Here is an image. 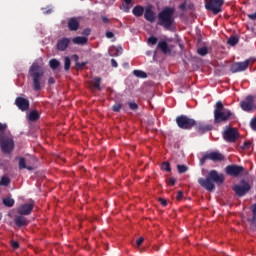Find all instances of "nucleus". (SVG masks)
I'll return each mask as SVG.
<instances>
[{"label": "nucleus", "mask_w": 256, "mask_h": 256, "mask_svg": "<svg viewBox=\"0 0 256 256\" xmlns=\"http://www.w3.org/2000/svg\"><path fill=\"white\" fill-rule=\"evenodd\" d=\"M199 185L206 189V191H213L216 185H223L225 183V175L223 173L217 172V170H211L206 178H199L198 179Z\"/></svg>", "instance_id": "1"}, {"label": "nucleus", "mask_w": 256, "mask_h": 256, "mask_svg": "<svg viewBox=\"0 0 256 256\" xmlns=\"http://www.w3.org/2000/svg\"><path fill=\"white\" fill-rule=\"evenodd\" d=\"M157 25L163 27L166 31H173V29H175V8L164 7L162 11L158 13Z\"/></svg>", "instance_id": "2"}, {"label": "nucleus", "mask_w": 256, "mask_h": 256, "mask_svg": "<svg viewBox=\"0 0 256 256\" xmlns=\"http://www.w3.org/2000/svg\"><path fill=\"white\" fill-rule=\"evenodd\" d=\"M229 119H235V114L223 106V102L217 101L214 109V123H225Z\"/></svg>", "instance_id": "3"}, {"label": "nucleus", "mask_w": 256, "mask_h": 256, "mask_svg": "<svg viewBox=\"0 0 256 256\" xmlns=\"http://www.w3.org/2000/svg\"><path fill=\"white\" fill-rule=\"evenodd\" d=\"M29 75L32 77L33 89L35 91H41V85H43V77L45 71L39 66L38 63L34 62L29 69Z\"/></svg>", "instance_id": "4"}, {"label": "nucleus", "mask_w": 256, "mask_h": 256, "mask_svg": "<svg viewBox=\"0 0 256 256\" xmlns=\"http://www.w3.org/2000/svg\"><path fill=\"white\" fill-rule=\"evenodd\" d=\"M176 123L180 129L190 130L197 125V121L193 118H189L187 115H180L176 117Z\"/></svg>", "instance_id": "5"}, {"label": "nucleus", "mask_w": 256, "mask_h": 256, "mask_svg": "<svg viewBox=\"0 0 256 256\" xmlns=\"http://www.w3.org/2000/svg\"><path fill=\"white\" fill-rule=\"evenodd\" d=\"M0 148L3 153L9 155L15 149V142L13 141V137L6 135L0 136Z\"/></svg>", "instance_id": "6"}, {"label": "nucleus", "mask_w": 256, "mask_h": 256, "mask_svg": "<svg viewBox=\"0 0 256 256\" xmlns=\"http://www.w3.org/2000/svg\"><path fill=\"white\" fill-rule=\"evenodd\" d=\"M223 3H225V0H206L205 1V8L207 11H211L213 15H219L221 13Z\"/></svg>", "instance_id": "7"}, {"label": "nucleus", "mask_w": 256, "mask_h": 256, "mask_svg": "<svg viewBox=\"0 0 256 256\" xmlns=\"http://www.w3.org/2000/svg\"><path fill=\"white\" fill-rule=\"evenodd\" d=\"M233 191L237 195V197H245L246 193L251 191V184L245 180H241L240 184H236L233 186Z\"/></svg>", "instance_id": "8"}, {"label": "nucleus", "mask_w": 256, "mask_h": 256, "mask_svg": "<svg viewBox=\"0 0 256 256\" xmlns=\"http://www.w3.org/2000/svg\"><path fill=\"white\" fill-rule=\"evenodd\" d=\"M240 107L242 111H245L246 113L255 111V98L251 95H248L244 100L240 102Z\"/></svg>", "instance_id": "9"}, {"label": "nucleus", "mask_w": 256, "mask_h": 256, "mask_svg": "<svg viewBox=\"0 0 256 256\" xmlns=\"http://www.w3.org/2000/svg\"><path fill=\"white\" fill-rule=\"evenodd\" d=\"M251 63L250 59H247L243 62H235L231 65V73H241V71H247L249 69V64Z\"/></svg>", "instance_id": "10"}, {"label": "nucleus", "mask_w": 256, "mask_h": 256, "mask_svg": "<svg viewBox=\"0 0 256 256\" xmlns=\"http://www.w3.org/2000/svg\"><path fill=\"white\" fill-rule=\"evenodd\" d=\"M224 141L227 143H235L239 139V133L235 128H228L223 133Z\"/></svg>", "instance_id": "11"}, {"label": "nucleus", "mask_w": 256, "mask_h": 256, "mask_svg": "<svg viewBox=\"0 0 256 256\" xmlns=\"http://www.w3.org/2000/svg\"><path fill=\"white\" fill-rule=\"evenodd\" d=\"M226 175H230L231 177H239L243 171H245V167L239 165H228L225 168Z\"/></svg>", "instance_id": "12"}, {"label": "nucleus", "mask_w": 256, "mask_h": 256, "mask_svg": "<svg viewBox=\"0 0 256 256\" xmlns=\"http://www.w3.org/2000/svg\"><path fill=\"white\" fill-rule=\"evenodd\" d=\"M156 17L155 11H153V5L146 6L144 11V19L148 21V23H155Z\"/></svg>", "instance_id": "13"}, {"label": "nucleus", "mask_w": 256, "mask_h": 256, "mask_svg": "<svg viewBox=\"0 0 256 256\" xmlns=\"http://www.w3.org/2000/svg\"><path fill=\"white\" fill-rule=\"evenodd\" d=\"M33 209H35V204L33 203L22 204L18 207L17 213L20 215H31Z\"/></svg>", "instance_id": "14"}, {"label": "nucleus", "mask_w": 256, "mask_h": 256, "mask_svg": "<svg viewBox=\"0 0 256 256\" xmlns=\"http://www.w3.org/2000/svg\"><path fill=\"white\" fill-rule=\"evenodd\" d=\"M15 105L20 111H29V99L23 97H17L15 99Z\"/></svg>", "instance_id": "15"}, {"label": "nucleus", "mask_w": 256, "mask_h": 256, "mask_svg": "<svg viewBox=\"0 0 256 256\" xmlns=\"http://www.w3.org/2000/svg\"><path fill=\"white\" fill-rule=\"evenodd\" d=\"M197 132L200 133V135H203V133H207L213 129V125L211 124H205L203 122H196V125H194Z\"/></svg>", "instance_id": "16"}, {"label": "nucleus", "mask_w": 256, "mask_h": 256, "mask_svg": "<svg viewBox=\"0 0 256 256\" xmlns=\"http://www.w3.org/2000/svg\"><path fill=\"white\" fill-rule=\"evenodd\" d=\"M157 49H159L164 55H171V47L165 40H160L157 44Z\"/></svg>", "instance_id": "17"}, {"label": "nucleus", "mask_w": 256, "mask_h": 256, "mask_svg": "<svg viewBox=\"0 0 256 256\" xmlns=\"http://www.w3.org/2000/svg\"><path fill=\"white\" fill-rule=\"evenodd\" d=\"M69 43H71V39L64 37L58 40L56 48L58 49V51H66L67 47H69Z\"/></svg>", "instance_id": "18"}, {"label": "nucleus", "mask_w": 256, "mask_h": 256, "mask_svg": "<svg viewBox=\"0 0 256 256\" xmlns=\"http://www.w3.org/2000/svg\"><path fill=\"white\" fill-rule=\"evenodd\" d=\"M16 161H18V169L20 171H23V169H27V171H33V166H28L25 158L16 157Z\"/></svg>", "instance_id": "19"}, {"label": "nucleus", "mask_w": 256, "mask_h": 256, "mask_svg": "<svg viewBox=\"0 0 256 256\" xmlns=\"http://www.w3.org/2000/svg\"><path fill=\"white\" fill-rule=\"evenodd\" d=\"M14 223L17 227H25L28 225L27 218L23 215L15 216Z\"/></svg>", "instance_id": "20"}, {"label": "nucleus", "mask_w": 256, "mask_h": 256, "mask_svg": "<svg viewBox=\"0 0 256 256\" xmlns=\"http://www.w3.org/2000/svg\"><path fill=\"white\" fill-rule=\"evenodd\" d=\"M208 158L210 161H224L225 156L220 152H210L208 153Z\"/></svg>", "instance_id": "21"}, {"label": "nucleus", "mask_w": 256, "mask_h": 256, "mask_svg": "<svg viewBox=\"0 0 256 256\" xmlns=\"http://www.w3.org/2000/svg\"><path fill=\"white\" fill-rule=\"evenodd\" d=\"M68 29L69 31H77L79 29V20L77 18H70L68 20Z\"/></svg>", "instance_id": "22"}, {"label": "nucleus", "mask_w": 256, "mask_h": 256, "mask_svg": "<svg viewBox=\"0 0 256 256\" xmlns=\"http://www.w3.org/2000/svg\"><path fill=\"white\" fill-rule=\"evenodd\" d=\"M122 53H123V48L121 46L119 47L112 46L109 49L110 57H119V55H121Z\"/></svg>", "instance_id": "23"}, {"label": "nucleus", "mask_w": 256, "mask_h": 256, "mask_svg": "<svg viewBox=\"0 0 256 256\" xmlns=\"http://www.w3.org/2000/svg\"><path fill=\"white\" fill-rule=\"evenodd\" d=\"M132 13L134 17H143V14H145V7L137 5L132 9Z\"/></svg>", "instance_id": "24"}, {"label": "nucleus", "mask_w": 256, "mask_h": 256, "mask_svg": "<svg viewBox=\"0 0 256 256\" xmlns=\"http://www.w3.org/2000/svg\"><path fill=\"white\" fill-rule=\"evenodd\" d=\"M89 39L85 36H77L72 39L74 45H87Z\"/></svg>", "instance_id": "25"}, {"label": "nucleus", "mask_w": 256, "mask_h": 256, "mask_svg": "<svg viewBox=\"0 0 256 256\" xmlns=\"http://www.w3.org/2000/svg\"><path fill=\"white\" fill-rule=\"evenodd\" d=\"M40 117L41 116L39 115V112H37L36 110L31 111L28 115V119L31 122L39 121Z\"/></svg>", "instance_id": "26"}, {"label": "nucleus", "mask_w": 256, "mask_h": 256, "mask_svg": "<svg viewBox=\"0 0 256 256\" xmlns=\"http://www.w3.org/2000/svg\"><path fill=\"white\" fill-rule=\"evenodd\" d=\"M49 66H50V69L55 71L56 69H59V67H61V62H59V60L57 59H51L49 61Z\"/></svg>", "instance_id": "27"}, {"label": "nucleus", "mask_w": 256, "mask_h": 256, "mask_svg": "<svg viewBox=\"0 0 256 256\" xmlns=\"http://www.w3.org/2000/svg\"><path fill=\"white\" fill-rule=\"evenodd\" d=\"M131 3H133V0H124V4L122 5L124 13L131 11Z\"/></svg>", "instance_id": "28"}, {"label": "nucleus", "mask_w": 256, "mask_h": 256, "mask_svg": "<svg viewBox=\"0 0 256 256\" xmlns=\"http://www.w3.org/2000/svg\"><path fill=\"white\" fill-rule=\"evenodd\" d=\"M133 75L139 79H147V73H145L143 70H134Z\"/></svg>", "instance_id": "29"}, {"label": "nucleus", "mask_w": 256, "mask_h": 256, "mask_svg": "<svg viewBox=\"0 0 256 256\" xmlns=\"http://www.w3.org/2000/svg\"><path fill=\"white\" fill-rule=\"evenodd\" d=\"M3 204L5 207H13V205H15V200L13 198L7 197L3 199Z\"/></svg>", "instance_id": "30"}, {"label": "nucleus", "mask_w": 256, "mask_h": 256, "mask_svg": "<svg viewBox=\"0 0 256 256\" xmlns=\"http://www.w3.org/2000/svg\"><path fill=\"white\" fill-rule=\"evenodd\" d=\"M237 43H239V37H237V36H231L228 39V45H230L231 47H235V45H237Z\"/></svg>", "instance_id": "31"}, {"label": "nucleus", "mask_w": 256, "mask_h": 256, "mask_svg": "<svg viewBox=\"0 0 256 256\" xmlns=\"http://www.w3.org/2000/svg\"><path fill=\"white\" fill-rule=\"evenodd\" d=\"M197 53L201 57H205V55H207L209 53V49L207 48V46H204V47L198 48Z\"/></svg>", "instance_id": "32"}, {"label": "nucleus", "mask_w": 256, "mask_h": 256, "mask_svg": "<svg viewBox=\"0 0 256 256\" xmlns=\"http://www.w3.org/2000/svg\"><path fill=\"white\" fill-rule=\"evenodd\" d=\"M93 87H94V89L101 91V78L100 77L94 78Z\"/></svg>", "instance_id": "33"}, {"label": "nucleus", "mask_w": 256, "mask_h": 256, "mask_svg": "<svg viewBox=\"0 0 256 256\" xmlns=\"http://www.w3.org/2000/svg\"><path fill=\"white\" fill-rule=\"evenodd\" d=\"M64 69L65 71H69V69H71V58H69V56L64 58Z\"/></svg>", "instance_id": "34"}, {"label": "nucleus", "mask_w": 256, "mask_h": 256, "mask_svg": "<svg viewBox=\"0 0 256 256\" xmlns=\"http://www.w3.org/2000/svg\"><path fill=\"white\" fill-rule=\"evenodd\" d=\"M89 62H77L74 66V69L76 71H81V69H84L85 68V65H87Z\"/></svg>", "instance_id": "35"}, {"label": "nucleus", "mask_w": 256, "mask_h": 256, "mask_svg": "<svg viewBox=\"0 0 256 256\" xmlns=\"http://www.w3.org/2000/svg\"><path fill=\"white\" fill-rule=\"evenodd\" d=\"M6 129H7V124L0 122V137H4V136L7 135V134L5 133Z\"/></svg>", "instance_id": "36"}, {"label": "nucleus", "mask_w": 256, "mask_h": 256, "mask_svg": "<svg viewBox=\"0 0 256 256\" xmlns=\"http://www.w3.org/2000/svg\"><path fill=\"white\" fill-rule=\"evenodd\" d=\"M177 169H178V173L183 174V173H187V171L189 170V167L178 164Z\"/></svg>", "instance_id": "37"}, {"label": "nucleus", "mask_w": 256, "mask_h": 256, "mask_svg": "<svg viewBox=\"0 0 256 256\" xmlns=\"http://www.w3.org/2000/svg\"><path fill=\"white\" fill-rule=\"evenodd\" d=\"M9 183H11V179H9L7 176L2 177L0 180V185H3L4 187H7Z\"/></svg>", "instance_id": "38"}, {"label": "nucleus", "mask_w": 256, "mask_h": 256, "mask_svg": "<svg viewBox=\"0 0 256 256\" xmlns=\"http://www.w3.org/2000/svg\"><path fill=\"white\" fill-rule=\"evenodd\" d=\"M122 108H123V104H121V103L114 104L112 106V111H114V113H119V111H121Z\"/></svg>", "instance_id": "39"}, {"label": "nucleus", "mask_w": 256, "mask_h": 256, "mask_svg": "<svg viewBox=\"0 0 256 256\" xmlns=\"http://www.w3.org/2000/svg\"><path fill=\"white\" fill-rule=\"evenodd\" d=\"M161 169H163V171H167L169 173L171 171V164H169V162H163Z\"/></svg>", "instance_id": "40"}, {"label": "nucleus", "mask_w": 256, "mask_h": 256, "mask_svg": "<svg viewBox=\"0 0 256 256\" xmlns=\"http://www.w3.org/2000/svg\"><path fill=\"white\" fill-rule=\"evenodd\" d=\"M157 41H158V39L155 36H150L148 38V44L149 45H157Z\"/></svg>", "instance_id": "41"}, {"label": "nucleus", "mask_w": 256, "mask_h": 256, "mask_svg": "<svg viewBox=\"0 0 256 256\" xmlns=\"http://www.w3.org/2000/svg\"><path fill=\"white\" fill-rule=\"evenodd\" d=\"M128 105L132 111H137L139 109V105H137L135 102H129Z\"/></svg>", "instance_id": "42"}, {"label": "nucleus", "mask_w": 256, "mask_h": 256, "mask_svg": "<svg viewBox=\"0 0 256 256\" xmlns=\"http://www.w3.org/2000/svg\"><path fill=\"white\" fill-rule=\"evenodd\" d=\"M250 128L252 131H256V116L250 120Z\"/></svg>", "instance_id": "43"}, {"label": "nucleus", "mask_w": 256, "mask_h": 256, "mask_svg": "<svg viewBox=\"0 0 256 256\" xmlns=\"http://www.w3.org/2000/svg\"><path fill=\"white\" fill-rule=\"evenodd\" d=\"M242 149L244 151H249V149H251V141H246L244 142L243 146H242Z\"/></svg>", "instance_id": "44"}, {"label": "nucleus", "mask_w": 256, "mask_h": 256, "mask_svg": "<svg viewBox=\"0 0 256 256\" xmlns=\"http://www.w3.org/2000/svg\"><path fill=\"white\" fill-rule=\"evenodd\" d=\"M209 160V154H205L201 159H200V165H205V161Z\"/></svg>", "instance_id": "45"}, {"label": "nucleus", "mask_w": 256, "mask_h": 256, "mask_svg": "<svg viewBox=\"0 0 256 256\" xmlns=\"http://www.w3.org/2000/svg\"><path fill=\"white\" fill-rule=\"evenodd\" d=\"M144 241H145V239L143 237L138 238L136 241V246L141 247V245H143Z\"/></svg>", "instance_id": "46"}, {"label": "nucleus", "mask_w": 256, "mask_h": 256, "mask_svg": "<svg viewBox=\"0 0 256 256\" xmlns=\"http://www.w3.org/2000/svg\"><path fill=\"white\" fill-rule=\"evenodd\" d=\"M179 9L181 11H185L187 9V1H184L182 4H180Z\"/></svg>", "instance_id": "47"}, {"label": "nucleus", "mask_w": 256, "mask_h": 256, "mask_svg": "<svg viewBox=\"0 0 256 256\" xmlns=\"http://www.w3.org/2000/svg\"><path fill=\"white\" fill-rule=\"evenodd\" d=\"M106 37H107V39H113V37H115V34L111 31H107L106 32Z\"/></svg>", "instance_id": "48"}, {"label": "nucleus", "mask_w": 256, "mask_h": 256, "mask_svg": "<svg viewBox=\"0 0 256 256\" xmlns=\"http://www.w3.org/2000/svg\"><path fill=\"white\" fill-rule=\"evenodd\" d=\"M71 60L76 62V64L79 63V55H77V54L72 55Z\"/></svg>", "instance_id": "49"}, {"label": "nucleus", "mask_w": 256, "mask_h": 256, "mask_svg": "<svg viewBox=\"0 0 256 256\" xmlns=\"http://www.w3.org/2000/svg\"><path fill=\"white\" fill-rule=\"evenodd\" d=\"M186 9H189L190 11H193V9H195V4L194 3L186 4Z\"/></svg>", "instance_id": "50"}, {"label": "nucleus", "mask_w": 256, "mask_h": 256, "mask_svg": "<svg viewBox=\"0 0 256 256\" xmlns=\"http://www.w3.org/2000/svg\"><path fill=\"white\" fill-rule=\"evenodd\" d=\"M176 199H177L178 201H181V199H183V191H178V192H177Z\"/></svg>", "instance_id": "51"}, {"label": "nucleus", "mask_w": 256, "mask_h": 256, "mask_svg": "<svg viewBox=\"0 0 256 256\" xmlns=\"http://www.w3.org/2000/svg\"><path fill=\"white\" fill-rule=\"evenodd\" d=\"M248 19H250L251 21H256V11L253 14H248Z\"/></svg>", "instance_id": "52"}, {"label": "nucleus", "mask_w": 256, "mask_h": 256, "mask_svg": "<svg viewBox=\"0 0 256 256\" xmlns=\"http://www.w3.org/2000/svg\"><path fill=\"white\" fill-rule=\"evenodd\" d=\"M82 35H86V36L91 35V29H89V28L84 29L82 32Z\"/></svg>", "instance_id": "53"}, {"label": "nucleus", "mask_w": 256, "mask_h": 256, "mask_svg": "<svg viewBox=\"0 0 256 256\" xmlns=\"http://www.w3.org/2000/svg\"><path fill=\"white\" fill-rule=\"evenodd\" d=\"M167 183H168V185L173 186V185H175V183H177V181L175 180V178H170L169 180H167Z\"/></svg>", "instance_id": "54"}, {"label": "nucleus", "mask_w": 256, "mask_h": 256, "mask_svg": "<svg viewBox=\"0 0 256 256\" xmlns=\"http://www.w3.org/2000/svg\"><path fill=\"white\" fill-rule=\"evenodd\" d=\"M159 203H161V205L163 207H167V200L163 199V198H159Z\"/></svg>", "instance_id": "55"}, {"label": "nucleus", "mask_w": 256, "mask_h": 256, "mask_svg": "<svg viewBox=\"0 0 256 256\" xmlns=\"http://www.w3.org/2000/svg\"><path fill=\"white\" fill-rule=\"evenodd\" d=\"M111 66L114 67V68L119 67V64H117V60L111 59Z\"/></svg>", "instance_id": "56"}, {"label": "nucleus", "mask_w": 256, "mask_h": 256, "mask_svg": "<svg viewBox=\"0 0 256 256\" xmlns=\"http://www.w3.org/2000/svg\"><path fill=\"white\" fill-rule=\"evenodd\" d=\"M11 245H12V247H13L14 249H19V242H17V241H12Z\"/></svg>", "instance_id": "57"}, {"label": "nucleus", "mask_w": 256, "mask_h": 256, "mask_svg": "<svg viewBox=\"0 0 256 256\" xmlns=\"http://www.w3.org/2000/svg\"><path fill=\"white\" fill-rule=\"evenodd\" d=\"M249 222H250L252 225H256V216H255V215H252V218L249 220Z\"/></svg>", "instance_id": "58"}, {"label": "nucleus", "mask_w": 256, "mask_h": 256, "mask_svg": "<svg viewBox=\"0 0 256 256\" xmlns=\"http://www.w3.org/2000/svg\"><path fill=\"white\" fill-rule=\"evenodd\" d=\"M48 83H49V85H54V83H55V78L50 77V78L48 79Z\"/></svg>", "instance_id": "59"}, {"label": "nucleus", "mask_w": 256, "mask_h": 256, "mask_svg": "<svg viewBox=\"0 0 256 256\" xmlns=\"http://www.w3.org/2000/svg\"><path fill=\"white\" fill-rule=\"evenodd\" d=\"M252 215L256 216V204L252 206Z\"/></svg>", "instance_id": "60"}, {"label": "nucleus", "mask_w": 256, "mask_h": 256, "mask_svg": "<svg viewBox=\"0 0 256 256\" xmlns=\"http://www.w3.org/2000/svg\"><path fill=\"white\" fill-rule=\"evenodd\" d=\"M103 23H109V18L102 16Z\"/></svg>", "instance_id": "61"}, {"label": "nucleus", "mask_w": 256, "mask_h": 256, "mask_svg": "<svg viewBox=\"0 0 256 256\" xmlns=\"http://www.w3.org/2000/svg\"><path fill=\"white\" fill-rule=\"evenodd\" d=\"M123 67H129V63H124Z\"/></svg>", "instance_id": "62"}, {"label": "nucleus", "mask_w": 256, "mask_h": 256, "mask_svg": "<svg viewBox=\"0 0 256 256\" xmlns=\"http://www.w3.org/2000/svg\"><path fill=\"white\" fill-rule=\"evenodd\" d=\"M1 219H3V214L0 213V221H1Z\"/></svg>", "instance_id": "63"}, {"label": "nucleus", "mask_w": 256, "mask_h": 256, "mask_svg": "<svg viewBox=\"0 0 256 256\" xmlns=\"http://www.w3.org/2000/svg\"><path fill=\"white\" fill-rule=\"evenodd\" d=\"M52 12V10H48L46 13H51Z\"/></svg>", "instance_id": "64"}]
</instances>
